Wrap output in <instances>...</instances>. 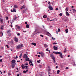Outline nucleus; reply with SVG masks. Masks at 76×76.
<instances>
[{
  "mask_svg": "<svg viewBox=\"0 0 76 76\" xmlns=\"http://www.w3.org/2000/svg\"><path fill=\"white\" fill-rule=\"evenodd\" d=\"M65 32L66 33H68V32H69V30L68 29H66L65 30Z\"/></svg>",
  "mask_w": 76,
  "mask_h": 76,
  "instance_id": "dca6fc26",
  "label": "nucleus"
},
{
  "mask_svg": "<svg viewBox=\"0 0 76 76\" xmlns=\"http://www.w3.org/2000/svg\"><path fill=\"white\" fill-rule=\"evenodd\" d=\"M66 51L67 50H66V48H65L64 50V53H66Z\"/></svg>",
  "mask_w": 76,
  "mask_h": 76,
  "instance_id": "c756f323",
  "label": "nucleus"
},
{
  "mask_svg": "<svg viewBox=\"0 0 76 76\" xmlns=\"http://www.w3.org/2000/svg\"><path fill=\"white\" fill-rule=\"evenodd\" d=\"M29 61V64H30V63H31V61Z\"/></svg>",
  "mask_w": 76,
  "mask_h": 76,
  "instance_id": "6e6d98bb",
  "label": "nucleus"
},
{
  "mask_svg": "<svg viewBox=\"0 0 76 76\" xmlns=\"http://www.w3.org/2000/svg\"><path fill=\"white\" fill-rule=\"evenodd\" d=\"M31 63L30 64V66H33V64H32V62H31Z\"/></svg>",
  "mask_w": 76,
  "mask_h": 76,
  "instance_id": "e433bc0d",
  "label": "nucleus"
},
{
  "mask_svg": "<svg viewBox=\"0 0 76 76\" xmlns=\"http://www.w3.org/2000/svg\"><path fill=\"white\" fill-rule=\"evenodd\" d=\"M56 69H58V66H56Z\"/></svg>",
  "mask_w": 76,
  "mask_h": 76,
  "instance_id": "69168bd1",
  "label": "nucleus"
},
{
  "mask_svg": "<svg viewBox=\"0 0 76 76\" xmlns=\"http://www.w3.org/2000/svg\"><path fill=\"white\" fill-rule=\"evenodd\" d=\"M11 62L13 63H16V61H15V60H13Z\"/></svg>",
  "mask_w": 76,
  "mask_h": 76,
  "instance_id": "9d476101",
  "label": "nucleus"
},
{
  "mask_svg": "<svg viewBox=\"0 0 76 76\" xmlns=\"http://www.w3.org/2000/svg\"><path fill=\"white\" fill-rule=\"evenodd\" d=\"M66 13L67 16H69V13L68 12H67V11L66 12Z\"/></svg>",
  "mask_w": 76,
  "mask_h": 76,
  "instance_id": "1a4fd4ad",
  "label": "nucleus"
},
{
  "mask_svg": "<svg viewBox=\"0 0 76 76\" xmlns=\"http://www.w3.org/2000/svg\"><path fill=\"white\" fill-rule=\"evenodd\" d=\"M47 15H44L43 16V17L44 18H47Z\"/></svg>",
  "mask_w": 76,
  "mask_h": 76,
  "instance_id": "412c9836",
  "label": "nucleus"
},
{
  "mask_svg": "<svg viewBox=\"0 0 76 76\" xmlns=\"http://www.w3.org/2000/svg\"><path fill=\"white\" fill-rule=\"evenodd\" d=\"M21 67H22V69H24L25 68V66H24V65H23V64L22 65Z\"/></svg>",
  "mask_w": 76,
  "mask_h": 76,
  "instance_id": "2eb2a0df",
  "label": "nucleus"
},
{
  "mask_svg": "<svg viewBox=\"0 0 76 76\" xmlns=\"http://www.w3.org/2000/svg\"><path fill=\"white\" fill-rule=\"evenodd\" d=\"M23 72L24 73H26V71H23Z\"/></svg>",
  "mask_w": 76,
  "mask_h": 76,
  "instance_id": "de8ad7c7",
  "label": "nucleus"
},
{
  "mask_svg": "<svg viewBox=\"0 0 76 76\" xmlns=\"http://www.w3.org/2000/svg\"><path fill=\"white\" fill-rule=\"evenodd\" d=\"M48 4H51V3H50V2H48Z\"/></svg>",
  "mask_w": 76,
  "mask_h": 76,
  "instance_id": "338daca9",
  "label": "nucleus"
},
{
  "mask_svg": "<svg viewBox=\"0 0 76 76\" xmlns=\"http://www.w3.org/2000/svg\"><path fill=\"white\" fill-rule=\"evenodd\" d=\"M25 67H26V69H27V68H28V66H25Z\"/></svg>",
  "mask_w": 76,
  "mask_h": 76,
  "instance_id": "a19ab883",
  "label": "nucleus"
},
{
  "mask_svg": "<svg viewBox=\"0 0 76 76\" xmlns=\"http://www.w3.org/2000/svg\"><path fill=\"white\" fill-rule=\"evenodd\" d=\"M0 35H1V37H2V36H3V33L1 32L0 33Z\"/></svg>",
  "mask_w": 76,
  "mask_h": 76,
  "instance_id": "a878e982",
  "label": "nucleus"
},
{
  "mask_svg": "<svg viewBox=\"0 0 76 76\" xmlns=\"http://www.w3.org/2000/svg\"><path fill=\"white\" fill-rule=\"evenodd\" d=\"M6 18L7 19V20L8 19V17H6Z\"/></svg>",
  "mask_w": 76,
  "mask_h": 76,
  "instance_id": "13d9d810",
  "label": "nucleus"
},
{
  "mask_svg": "<svg viewBox=\"0 0 76 76\" xmlns=\"http://www.w3.org/2000/svg\"><path fill=\"white\" fill-rule=\"evenodd\" d=\"M17 35L18 36H19L20 35V33H18L17 34Z\"/></svg>",
  "mask_w": 76,
  "mask_h": 76,
  "instance_id": "ea45409f",
  "label": "nucleus"
},
{
  "mask_svg": "<svg viewBox=\"0 0 76 76\" xmlns=\"http://www.w3.org/2000/svg\"><path fill=\"white\" fill-rule=\"evenodd\" d=\"M14 7L15 8H18V6L16 5H14Z\"/></svg>",
  "mask_w": 76,
  "mask_h": 76,
  "instance_id": "b1692460",
  "label": "nucleus"
},
{
  "mask_svg": "<svg viewBox=\"0 0 76 76\" xmlns=\"http://www.w3.org/2000/svg\"><path fill=\"white\" fill-rule=\"evenodd\" d=\"M22 8H23V9H25V8L24 5H23V6H22Z\"/></svg>",
  "mask_w": 76,
  "mask_h": 76,
  "instance_id": "58836bf2",
  "label": "nucleus"
},
{
  "mask_svg": "<svg viewBox=\"0 0 76 76\" xmlns=\"http://www.w3.org/2000/svg\"><path fill=\"white\" fill-rule=\"evenodd\" d=\"M20 27L19 26H18V27H17V29H20Z\"/></svg>",
  "mask_w": 76,
  "mask_h": 76,
  "instance_id": "4c0bfd02",
  "label": "nucleus"
},
{
  "mask_svg": "<svg viewBox=\"0 0 76 76\" xmlns=\"http://www.w3.org/2000/svg\"><path fill=\"white\" fill-rule=\"evenodd\" d=\"M53 53L54 54H60V52H53Z\"/></svg>",
  "mask_w": 76,
  "mask_h": 76,
  "instance_id": "ddd939ff",
  "label": "nucleus"
},
{
  "mask_svg": "<svg viewBox=\"0 0 76 76\" xmlns=\"http://www.w3.org/2000/svg\"><path fill=\"white\" fill-rule=\"evenodd\" d=\"M19 75L20 76H21V75H22V74L21 73H20Z\"/></svg>",
  "mask_w": 76,
  "mask_h": 76,
  "instance_id": "603ef678",
  "label": "nucleus"
},
{
  "mask_svg": "<svg viewBox=\"0 0 76 76\" xmlns=\"http://www.w3.org/2000/svg\"><path fill=\"white\" fill-rule=\"evenodd\" d=\"M46 35H48V36H50V35H51V34H50V33L48 32L46 33Z\"/></svg>",
  "mask_w": 76,
  "mask_h": 76,
  "instance_id": "f8f14e48",
  "label": "nucleus"
},
{
  "mask_svg": "<svg viewBox=\"0 0 76 76\" xmlns=\"http://www.w3.org/2000/svg\"><path fill=\"white\" fill-rule=\"evenodd\" d=\"M22 53H21L20 55L19 56V57H20V58H21V57H22Z\"/></svg>",
  "mask_w": 76,
  "mask_h": 76,
  "instance_id": "cd10ccee",
  "label": "nucleus"
},
{
  "mask_svg": "<svg viewBox=\"0 0 76 76\" xmlns=\"http://www.w3.org/2000/svg\"><path fill=\"white\" fill-rule=\"evenodd\" d=\"M8 75H9V76H10L11 75V73H10V72H9Z\"/></svg>",
  "mask_w": 76,
  "mask_h": 76,
  "instance_id": "72a5a7b5",
  "label": "nucleus"
},
{
  "mask_svg": "<svg viewBox=\"0 0 76 76\" xmlns=\"http://www.w3.org/2000/svg\"><path fill=\"white\" fill-rule=\"evenodd\" d=\"M26 13V11H25V10H23V11L22 13L23 14V13Z\"/></svg>",
  "mask_w": 76,
  "mask_h": 76,
  "instance_id": "473e14b6",
  "label": "nucleus"
},
{
  "mask_svg": "<svg viewBox=\"0 0 76 76\" xmlns=\"http://www.w3.org/2000/svg\"><path fill=\"white\" fill-rule=\"evenodd\" d=\"M66 69H69V67H66Z\"/></svg>",
  "mask_w": 76,
  "mask_h": 76,
  "instance_id": "052dcab7",
  "label": "nucleus"
},
{
  "mask_svg": "<svg viewBox=\"0 0 76 76\" xmlns=\"http://www.w3.org/2000/svg\"><path fill=\"white\" fill-rule=\"evenodd\" d=\"M59 54H60L59 56L61 58H63V55L62 54V53L60 52V53H59Z\"/></svg>",
  "mask_w": 76,
  "mask_h": 76,
  "instance_id": "39448f33",
  "label": "nucleus"
},
{
  "mask_svg": "<svg viewBox=\"0 0 76 76\" xmlns=\"http://www.w3.org/2000/svg\"><path fill=\"white\" fill-rule=\"evenodd\" d=\"M53 49L55 50H58V48L56 46H54L53 47Z\"/></svg>",
  "mask_w": 76,
  "mask_h": 76,
  "instance_id": "0eeeda50",
  "label": "nucleus"
},
{
  "mask_svg": "<svg viewBox=\"0 0 76 76\" xmlns=\"http://www.w3.org/2000/svg\"><path fill=\"white\" fill-rule=\"evenodd\" d=\"M38 57H40V55H39L38 56Z\"/></svg>",
  "mask_w": 76,
  "mask_h": 76,
  "instance_id": "0e129e2a",
  "label": "nucleus"
},
{
  "mask_svg": "<svg viewBox=\"0 0 76 76\" xmlns=\"http://www.w3.org/2000/svg\"><path fill=\"white\" fill-rule=\"evenodd\" d=\"M1 50H3V47H2L1 48Z\"/></svg>",
  "mask_w": 76,
  "mask_h": 76,
  "instance_id": "e2e57ef3",
  "label": "nucleus"
},
{
  "mask_svg": "<svg viewBox=\"0 0 76 76\" xmlns=\"http://www.w3.org/2000/svg\"><path fill=\"white\" fill-rule=\"evenodd\" d=\"M26 28H29V24H27L26 25Z\"/></svg>",
  "mask_w": 76,
  "mask_h": 76,
  "instance_id": "a211bd4d",
  "label": "nucleus"
},
{
  "mask_svg": "<svg viewBox=\"0 0 76 76\" xmlns=\"http://www.w3.org/2000/svg\"><path fill=\"white\" fill-rule=\"evenodd\" d=\"M23 44H20L18 45L17 47L16 48L17 49H20L23 47Z\"/></svg>",
  "mask_w": 76,
  "mask_h": 76,
  "instance_id": "f257e3e1",
  "label": "nucleus"
},
{
  "mask_svg": "<svg viewBox=\"0 0 76 76\" xmlns=\"http://www.w3.org/2000/svg\"><path fill=\"white\" fill-rule=\"evenodd\" d=\"M26 58H28V56H27H27H26Z\"/></svg>",
  "mask_w": 76,
  "mask_h": 76,
  "instance_id": "774afa93",
  "label": "nucleus"
},
{
  "mask_svg": "<svg viewBox=\"0 0 76 76\" xmlns=\"http://www.w3.org/2000/svg\"><path fill=\"white\" fill-rule=\"evenodd\" d=\"M37 63H40V62H39V61H37Z\"/></svg>",
  "mask_w": 76,
  "mask_h": 76,
  "instance_id": "8fccbe9b",
  "label": "nucleus"
},
{
  "mask_svg": "<svg viewBox=\"0 0 76 76\" xmlns=\"http://www.w3.org/2000/svg\"><path fill=\"white\" fill-rule=\"evenodd\" d=\"M7 32L8 33L11 32V31L10 30H8Z\"/></svg>",
  "mask_w": 76,
  "mask_h": 76,
  "instance_id": "f704fd0d",
  "label": "nucleus"
},
{
  "mask_svg": "<svg viewBox=\"0 0 76 76\" xmlns=\"http://www.w3.org/2000/svg\"><path fill=\"white\" fill-rule=\"evenodd\" d=\"M58 32H60V29L59 28H58Z\"/></svg>",
  "mask_w": 76,
  "mask_h": 76,
  "instance_id": "37998d69",
  "label": "nucleus"
},
{
  "mask_svg": "<svg viewBox=\"0 0 76 76\" xmlns=\"http://www.w3.org/2000/svg\"><path fill=\"white\" fill-rule=\"evenodd\" d=\"M44 47L45 48H47V47H48V45H47L46 44H44Z\"/></svg>",
  "mask_w": 76,
  "mask_h": 76,
  "instance_id": "f3484780",
  "label": "nucleus"
},
{
  "mask_svg": "<svg viewBox=\"0 0 76 76\" xmlns=\"http://www.w3.org/2000/svg\"><path fill=\"white\" fill-rule=\"evenodd\" d=\"M50 57H51L53 60H55V58L54 57V55H51L50 56Z\"/></svg>",
  "mask_w": 76,
  "mask_h": 76,
  "instance_id": "423d86ee",
  "label": "nucleus"
},
{
  "mask_svg": "<svg viewBox=\"0 0 76 76\" xmlns=\"http://www.w3.org/2000/svg\"><path fill=\"white\" fill-rule=\"evenodd\" d=\"M31 44H32V45H33L34 46H36V43H35L33 42V43H31Z\"/></svg>",
  "mask_w": 76,
  "mask_h": 76,
  "instance_id": "6ab92c4d",
  "label": "nucleus"
},
{
  "mask_svg": "<svg viewBox=\"0 0 76 76\" xmlns=\"http://www.w3.org/2000/svg\"><path fill=\"white\" fill-rule=\"evenodd\" d=\"M14 40L16 42H18V38H16V37H14Z\"/></svg>",
  "mask_w": 76,
  "mask_h": 76,
  "instance_id": "20e7f679",
  "label": "nucleus"
},
{
  "mask_svg": "<svg viewBox=\"0 0 76 76\" xmlns=\"http://www.w3.org/2000/svg\"><path fill=\"white\" fill-rule=\"evenodd\" d=\"M59 16H62V13H60L59 14Z\"/></svg>",
  "mask_w": 76,
  "mask_h": 76,
  "instance_id": "c9c22d12",
  "label": "nucleus"
},
{
  "mask_svg": "<svg viewBox=\"0 0 76 76\" xmlns=\"http://www.w3.org/2000/svg\"><path fill=\"white\" fill-rule=\"evenodd\" d=\"M56 59L55 58V60H54V63H56V61H55Z\"/></svg>",
  "mask_w": 76,
  "mask_h": 76,
  "instance_id": "a18cd8bd",
  "label": "nucleus"
},
{
  "mask_svg": "<svg viewBox=\"0 0 76 76\" xmlns=\"http://www.w3.org/2000/svg\"><path fill=\"white\" fill-rule=\"evenodd\" d=\"M0 21L1 22V23H3V19H2L1 18L0 19Z\"/></svg>",
  "mask_w": 76,
  "mask_h": 76,
  "instance_id": "5701e85b",
  "label": "nucleus"
},
{
  "mask_svg": "<svg viewBox=\"0 0 76 76\" xmlns=\"http://www.w3.org/2000/svg\"><path fill=\"white\" fill-rule=\"evenodd\" d=\"M41 57H44V53H41Z\"/></svg>",
  "mask_w": 76,
  "mask_h": 76,
  "instance_id": "4468645a",
  "label": "nucleus"
},
{
  "mask_svg": "<svg viewBox=\"0 0 76 76\" xmlns=\"http://www.w3.org/2000/svg\"><path fill=\"white\" fill-rule=\"evenodd\" d=\"M0 62H2V60L1 59L0 60Z\"/></svg>",
  "mask_w": 76,
  "mask_h": 76,
  "instance_id": "864d4df0",
  "label": "nucleus"
},
{
  "mask_svg": "<svg viewBox=\"0 0 76 76\" xmlns=\"http://www.w3.org/2000/svg\"><path fill=\"white\" fill-rule=\"evenodd\" d=\"M49 9L50 10H53V8L51 7V6L49 5L48 7Z\"/></svg>",
  "mask_w": 76,
  "mask_h": 76,
  "instance_id": "7ed1b4c3",
  "label": "nucleus"
},
{
  "mask_svg": "<svg viewBox=\"0 0 76 76\" xmlns=\"http://www.w3.org/2000/svg\"><path fill=\"white\" fill-rule=\"evenodd\" d=\"M56 10H58V8H56Z\"/></svg>",
  "mask_w": 76,
  "mask_h": 76,
  "instance_id": "4d7b16f0",
  "label": "nucleus"
},
{
  "mask_svg": "<svg viewBox=\"0 0 76 76\" xmlns=\"http://www.w3.org/2000/svg\"><path fill=\"white\" fill-rule=\"evenodd\" d=\"M1 27L0 28V29H1L2 30L3 28V27H4L3 26H1Z\"/></svg>",
  "mask_w": 76,
  "mask_h": 76,
  "instance_id": "4be33fe9",
  "label": "nucleus"
},
{
  "mask_svg": "<svg viewBox=\"0 0 76 76\" xmlns=\"http://www.w3.org/2000/svg\"><path fill=\"white\" fill-rule=\"evenodd\" d=\"M57 44V43L56 42H54V43H53V44H54L55 45Z\"/></svg>",
  "mask_w": 76,
  "mask_h": 76,
  "instance_id": "79ce46f5",
  "label": "nucleus"
},
{
  "mask_svg": "<svg viewBox=\"0 0 76 76\" xmlns=\"http://www.w3.org/2000/svg\"><path fill=\"white\" fill-rule=\"evenodd\" d=\"M26 61H30L29 60V58H26Z\"/></svg>",
  "mask_w": 76,
  "mask_h": 76,
  "instance_id": "9b49d317",
  "label": "nucleus"
},
{
  "mask_svg": "<svg viewBox=\"0 0 76 76\" xmlns=\"http://www.w3.org/2000/svg\"><path fill=\"white\" fill-rule=\"evenodd\" d=\"M6 46V47H7V48H9V47L8 45H7Z\"/></svg>",
  "mask_w": 76,
  "mask_h": 76,
  "instance_id": "09e8293b",
  "label": "nucleus"
},
{
  "mask_svg": "<svg viewBox=\"0 0 76 76\" xmlns=\"http://www.w3.org/2000/svg\"><path fill=\"white\" fill-rule=\"evenodd\" d=\"M39 67L41 68L42 67V66L41 65H40Z\"/></svg>",
  "mask_w": 76,
  "mask_h": 76,
  "instance_id": "5fc2aeb1",
  "label": "nucleus"
},
{
  "mask_svg": "<svg viewBox=\"0 0 76 76\" xmlns=\"http://www.w3.org/2000/svg\"><path fill=\"white\" fill-rule=\"evenodd\" d=\"M53 21H56L57 19H56V18H54V19H53Z\"/></svg>",
  "mask_w": 76,
  "mask_h": 76,
  "instance_id": "aec40b11",
  "label": "nucleus"
},
{
  "mask_svg": "<svg viewBox=\"0 0 76 76\" xmlns=\"http://www.w3.org/2000/svg\"><path fill=\"white\" fill-rule=\"evenodd\" d=\"M59 73H60V70H58L57 72V74H59Z\"/></svg>",
  "mask_w": 76,
  "mask_h": 76,
  "instance_id": "7c9ffc66",
  "label": "nucleus"
},
{
  "mask_svg": "<svg viewBox=\"0 0 76 76\" xmlns=\"http://www.w3.org/2000/svg\"><path fill=\"white\" fill-rule=\"evenodd\" d=\"M2 18V16L1 15V16H0V19H1Z\"/></svg>",
  "mask_w": 76,
  "mask_h": 76,
  "instance_id": "3c124183",
  "label": "nucleus"
},
{
  "mask_svg": "<svg viewBox=\"0 0 76 76\" xmlns=\"http://www.w3.org/2000/svg\"><path fill=\"white\" fill-rule=\"evenodd\" d=\"M28 72V70H26V72Z\"/></svg>",
  "mask_w": 76,
  "mask_h": 76,
  "instance_id": "680f3d73",
  "label": "nucleus"
},
{
  "mask_svg": "<svg viewBox=\"0 0 76 76\" xmlns=\"http://www.w3.org/2000/svg\"><path fill=\"white\" fill-rule=\"evenodd\" d=\"M27 56V55H26V54H24L23 56V58H26Z\"/></svg>",
  "mask_w": 76,
  "mask_h": 76,
  "instance_id": "6e6552de",
  "label": "nucleus"
},
{
  "mask_svg": "<svg viewBox=\"0 0 76 76\" xmlns=\"http://www.w3.org/2000/svg\"><path fill=\"white\" fill-rule=\"evenodd\" d=\"M16 65V63H12L11 65V67L12 69H14L15 66Z\"/></svg>",
  "mask_w": 76,
  "mask_h": 76,
  "instance_id": "f03ea898",
  "label": "nucleus"
},
{
  "mask_svg": "<svg viewBox=\"0 0 76 76\" xmlns=\"http://www.w3.org/2000/svg\"><path fill=\"white\" fill-rule=\"evenodd\" d=\"M13 12H16V9H15V8H13Z\"/></svg>",
  "mask_w": 76,
  "mask_h": 76,
  "instance_id": "393cba45",
  "label": "nucleus"
},
{
  "mask_svg": "<svg viewBox=\"0 0 76 76\" xmlns=\"http://www.w3.org/2000/svg\"><path fill=\"white\" fill-rule=\"evenodd\" d=\"M68 10H69V8H68V7L66 8L65 10H66V11H68Z\"/></svg>",
  "mask_w": 76,
  "mask_h": 76,
  "instance_id": "c85d7f7f",
  "label": "nucleus"
},
{
  "mask_svg": "<svg viewBox=\"0 0 76 76\" xmlns=\"http://www.w3.org/2000/svg\"><path fill=\"white\" fill-rule=\"evenodd\" d=\"M10 43L11 44H13V42L12 41L10 42Z\"/></svg>",
  "mask_w": 76,
  "mask_h": 76,
  "instance_id": "bb28decb",
  "label": "nucleus"
},
{
  "mask_svg": "<svg viewBox=\"0 0 76 76\" xmlns=\"http://www.w3.org/2000/svg\"><path fill=\"white\" fill-rule=\"evenodd\" d=\"M11 12H14L12 10H11Z\"/></svg>",
  "mask_w": 76,
  "mask_h": 76,
  "instance_id": "bf43d9fd",
  "label": "nucleus"
},
{
  "mask_svg": "<svg viewBox=\"0 0 76 76\" xmlns=\"http://www.w3.org/2000/svg\"><path fill=\"white\" fill-rule=\"evenodd\" d=\"M40 36L41 37H42V38H43V37H44V36H43V35H42V34H41V35H40Z\"/></svg>",
  "mask_w": 76,
  "mask_h": 76,
  "instance_id": "49530a36",
  "label": "nucleus"
},
{
  "mask_svg": "<svg viewBox=\"0 0 76 76\" xmlns=\"http://www.w3.org/2000/svg\"><path fill=\"white\" fill-rule=\"evenodd\" d=\"M16 18H17L16 17H15L14 18H13V19L14 20H16Z\"/></svg>",
  "mask_w": 76,
  "mask_h": 76,
  "instance_id": "c03bdc74",
  "label": "nucleus"
},
{
  "mask_svg": "<svg viewBox=\"0 0 76 76\" xmlns=\"http://www.w3.org/2000/svg\"><path fill=\"white\" fill-rule=\"evenodd\" d=\"M52 39H53V40H55L56 39L55 38H53V37H52Z\"/></svg>",
  "mask_w": 76,
  "mask_h": 76,
  "instance_id": "2f4dec72",
  "label": "nucleus"
}]
</instances>
